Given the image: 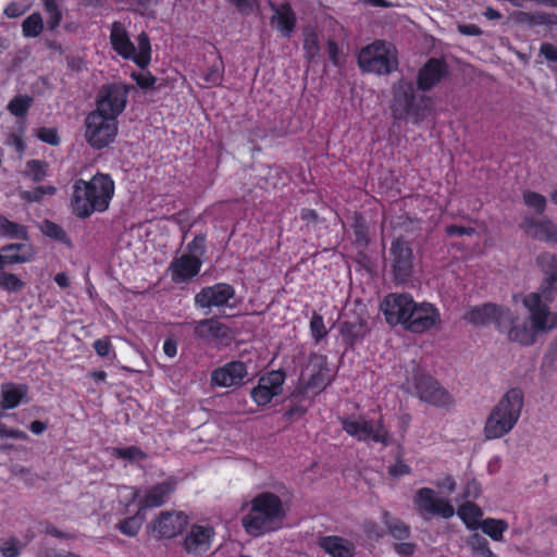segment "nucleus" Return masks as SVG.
Here are the masks:
<instances>
[{
	"mask_svg": "<svg viewBox=\"0 0 557 557\" xmlns=\"http://www.w3.org/2000/svg\"><path fill=\"white\" fill-rule=\"evenodd\" d=\"M357 62L362 72L385 76L398 69V53L393 44L376 39L359 51Z\"/></svg>",
	"mask_w": 557,
	"mask_h": 557,
	"instance_id": "nucleus-6",
	"label": "nucleus"
},
{
	"mask_svg": "<svg viewBox=\"0 0 557 557\" xmlns=\"http://www.w3.org/2000/svg\"><path fill=\"white\" fill-rule=\"evenodd\" d=\"M392 272L397 283H407L413 273V250L409 242L403 237L391 244Z\"/></svg>",
	"mask_w": 557,
	"mask_h": 557,
	"instance_id": "nucleus-13",
	"label": "nucleus"
},
{
	"mask_svg": "<svg viewBox=\"0 0 557 557\" xmlns=\"http://www.w3.org/2000/svg\"><path fill=\"white\" fill-rule=\"evenodd\" d=\"M194 336L201 341L227 342L231 338V329L215 318L195 322Z\"/></svg>",
	"mask_w": 557,
	"mask_h": 557,
	"instance_id": "nucleus-27",
	"label": "nucleus"
},
{
	"mask_svg": "<svg viewBox=\"0 0 557 557\" xmlns=\"http://www.w3.org/2000/svg\"><path fill=\"white\" fill-rule=\"evenodd\" d=\"M304 371L305 373L300 380V386L305 392H322L333 381L325 355L311 352Z\"/></svg>",
	"mask_w": 557,
	"mask_h": 557,
	"instance_id": "nucleus-12",
	"label": "nucleus"
},
{
	"mask_svg": "<svg viewBox=\"0 0 557 557\" xmlns=\"http://www.w3.org/2000/svg\"><path fill=\"white\" fill-rule=\"evenodd\" d=\"M214 534V529L209 524H193L183 541V547L188 554L202 555L210 549Z\"/></svg>",
	"mask_w": 557,
	"mask_h": 557,
	"instance_id": "nucleus-22",
	"label": "nucleus"
},
{
	"mask_svg": "<svg viewBox=\"0 0 557 557\" xmlns=\"http://www.w3.org/2000/svg\"><path fill=\"white\" fill-rule=\"evenodd\" d=\"M145 520H146V512L138 507L136 513L131 517H126V518L122 519L116 524V529L122 534L129 536V537H134L139 533Z\"/></svg>",
	"mask_w": 557,
	"mask_h": 557,
	"instance_id": "nucleus-36",
	"label": "nucleus"
},
{
	"mask_svg": "<svg viewBox=\"0 0 557 557\" xmlns=\"http://www.w3.org/2000/svg\"><path fill=\"white\" fill-rule=\"evenodd\" d=\"M540 54L547 61L557 63V46L550 42H543L540 47Z\"/></svg>",
	"mask_w": 557,
	"mask_h": 557,
	"instance_id": "nucleus-58",
	"label": "nucleus"
},
{
	"mask_svg": "<svg viewBox=\"0 0 557 557\" xmlns=\"http://www.w3.org/2000/svg\"><path fill=\"white\" fill-rule=\"evenodd\" d=\"M41 232L45 236L52 238L57 242L64 244L67 247H72V240L64 231V228L55 222L46 220L41 226Z\"/></svg>",
	"mask_w": 557,
	"mask_h": 557,
	"instance_id": "nucleus-39",
	"label": "nucleus"
},
{
	"mask_svg": "<svg viewBox=\"0 0 557 557\" xmlns=\"http://www.w3.org/2000/svg\"><path fill=\"white\" fill-rule=\"evenodd\" d=\"M57 188L52 185L37 186L32 190L21 193V198L27 202H39L46 195H54Z\"/></svg>",
	"mask_w": 557,
	"mask_h": 557,
	"instance_id": "nucleus-46",
	"label": "nucleus"
},
{
	"mask_svg": "<svg viewBox=\"0 0 557 557\" xmlns=\"http://www.w3.org/2000/svg\"><path fill=\"white\" fill-rule=\"evenodd\" d=\"M362 530L369 539L380 540L381 537H383V531L380 529L377 523L373 521L364 522L362 525Z\"/></svg>",
	"mask_w": 557,
	"mask_h": 557,
	"instance_id": "nucleus-60",
	"label": "nucleus"
},
{
	"mask_svg": "<svg viewBox=\"0 0 557 557\" xmlns=\"http://www.w3.org/2000/svg\"><path fill=\"white\" fill-rule=\"evenodd\" d=\"M235 288L227 283H216L200 289L195 296V305L201 309L224 307L234 298Z\"/></svg>",
	"mask_w": 557,
	"mask_h": 557,
	"instance_id": "nucleus-21",
	"label": "nucleus"
},
{
	"mask_svg": "<svg viewBox=\"0 0 557 557\" xmlns=\"http://www.w3.org/2000/svg\"><path fill=\"white\" fill-rule=\"evenodd\" d=\"M271 9L274 11L272 21L276 22L277 29L284 37H289L294 32L297 18L289 3H283L280 7L271 4Z\"/></svg>",
	"mask_w": 557,
	"mask_h": 557,
	"instance_id": "nucleus-31",
	"label": "nucleus"
},
{
	"mask_svg": "<svg viewBox=\"0 0 557 557\" xmlns=\"http://www.w3.org/2000/svg\"><path fill=\"white\" fill-rule=\"evenodd\" d=\"M33 102V98L28 95H18L13 97L9 103H8V111L16 116V117H24Z\"/></svg>",
	"mask_w": 557,
	"mask_h": 557,
	"instance_id": "nucleus-41",
	"label": "nucleus"
},
{
	"mask_svg": "<svg viewBox=\"0 0 557 557\" xmlns=\"http://www.w3.org/2000/svg\"><path fill=\"white\" fill-rule=\"evenodd\" d=\"M544 277L537 293H530L523 298V305L530 312L532 327L525 323L507 326L508 338L523 346L535 343L537 332H546L557 324V315L552 313L548 302L557 296V253L544 252L536 258Z\"/></svg>",
	"mask_w": 557,
	"mask_h": 557,
	"instance_id": "nucleus-1",
	"label": "nucleus"
},
{
	"mask_svg": "<svg viewBox=\"0 0 557 557\" xmlns=\"http://www.w3.org/2000/svg\"><path fill=\"white\" fill-rule=\"evenodd\" d=\"M119 132L117 120L92 110L85 117V139L87 144L101 150L114 143Z\"/></svg>",
	"mask_w": 557,
	"mask_h": 557,
	"instance_id": "nucleus-8",
	"label": "nucleus"
},
{
	"mask_svg": "<svg viewBox=\"0 0 557 557\" xmlns=\"http://www.w3.org/2000/svg\"><path fill=\"white\" fill-rule=\"evenodd\" d=\"M44 8L46 13L48 14L47 26L49 30L57 29L63 18L62 11L57 2V0H44Z\"/></svg>",
	"mask_w": 557,
	"mask_h": 557,
	"instance_id": "nucleus-42",
	"label": "nucleus"
},
{
	"mask_svg": "<svg viewBox=\"0 0 557 557\" xmlns=\"http://www.w3.org/2000/svg\"><path fill=\"white\" fill-rule=\"evenodd\" d=\"M383 523L386 528L387 534L395 541H406L411 535V530L399 518L392 517L388 511H384L382 515Z\"/></svg>",
	"mask_w": 557,
	"mask_h": 557,
	"instance_id": "nucleus-34",
	"label": "nucleus"
},
{
	"mask_svg": "<svg viewBox=\"0 0 557 557\" xmlns=\"http://www.w3.org/2000/svg\"><path fill=\"white\" fill-rule=\"evenodd\" d=\"M201 265L200 258L183 253L174 258L169 265L171 280L175 284L188 282L199 274Z\"/></svg>",
	"mask_w": 557,
	"mask_h": 557,
	"instance_id": "nucleus-24",
	"label": "nucleus"
},
{
	"mask_svg": "<svg viewBox=\"0 0 557 557\" xmlns=\"http://www.w3.org/2000/svg\"><path fill=\"white\" fill-rule=\"evenodd\" d=\"M206 252V235H195L191 242L187 245V253L200 258Z\"/></svg>",
	"mask_w": 557,
	"mask_h": 557,
	"instance_id": "nucleus-52",
	"label": "nucleus"
},
{
	"mask_svg": "<svg viewBox=\"0 0 557 557\" xmlns=\"http://www.w3.org/2000/svg\"><path fill=\"white\" fill-rule=\"evenodd\" d=\"M467 545L474 556L493 557L487 540L479 533L471 534L467 540Z\"/></svg>",
	"mask_w": 557,
	"mask_h": 557,
	"instance_id": "nucleus-40",
	"label": "nucleus"
},
{
	"mask_svg": "<svg viewBox=\"0 0 557 557\" xmlns=\"http://www.w3.org/2000/svg\"><path fill=\"white\" fill-rule=\"evenodd\" d=\"M110 42L112 49L124 60L133 61L139 69L146 70L151 62V44L147 33L137 36L138 51L129 39L121 23L114 22L111 27Z\"/></svg>",
	"mask_w": 557,
	"mask_h": 557,
	"instance_id": "nucleus-7",
	"label": "nucleus"
},
{
	"mask_svg": "<svg viewBox=\"0 0 557 557\" xmlns=\"http://www.w3.org/2000/svg\"><path fill=\"white\" fill-rule=\"evenodd\" d=\"M25 287V282L16 274L0 271V288L8 293H18Z\"/></svg>",
	"mask_w": 557,
	"mask_h": 557,
	"instance_id": "nucleus-43",
	"label": "nucleus"
},
{
	"mask_svg": "<svg viewBox=\"0 0 557 557\" xmlns=\"http://www.w3.org/2000/svg\"><path fill=\"white\" fill-rule=\"evenodd\" d=\"M224 65L222 58L219 55L218 61L208 66L203 73V81L210 85H220L223 81Z\"/></svg>",
	"mask_w": 557,
	"mask_h": 557,
	"instance_id": "nucleus-45",
	"label": "nucleus"
},
{
	"mask_svg": "<svg viewBox=\"0 0 557 557\" xmlns=\"http://www.w3.org/2000/svg\"><path fill=\"white\" fill-rule=\"evenodd\" d=\"M189 517L183 511H161L148 525V530L156 533L157 539H174L181 535L188 527Z\"/></svg>",
	"mask_w": 557,
	"mask_h": 557,
	"instance_id": "nucleus-15",
	"label": "nucleus"
},
{
	"mask_svg": "<svg viewBox=\"0 0 557 557\" xmlns=\"http://www.w3.org/2000/svg\"><path fill=\"white\" fill-rule=\"evenodd\" d=\"M44 28L45 23L39 12L32 13L22 23V34L25 38L38 37Z\"/></svg>",
	"mask_w": 557,
	"mask_h": 557,
	"instance_id": "nucleus-38",
	"label": "nucleus"
},
{
	"mask_svg": "<svg viewBox=\"0 0 557 557\" xmlns=\"http://www.w3.org/2000/svg\"><path fill=\"white\" fill-rule=\"evenodd\" d=\"M0 235L9 239H29L28 230L25 225L13 222L3 214H0Z\"/></svg>",
	"mask_w": 557,
	"mask_h": 557,
	"instance_id": "nucleus-35",
	"label": "nucleus"
},
{
	"mask_svg": "<svg viewBox=\"0 0 557 557\" xmlns=\"http://www.w3.org/2000/svg\"><path fill=\"white\" fill-rule=\"evenodd\" d=\"M285 517L282 499L274 493L262 492L251 499V507L242 518L245 531L251 536H260L273 528V523Z\"/></svg>",
	"mask_w": 557,
	"mask_h": 557,
	"instance_id": "nucleus-3",
	"label": "nucleus"
},
{
	"mask_svg": "<svg viewBox=\"0 0 557 557\" xmlns=\"http://www.w3.org/2000/svg\"><path fill=\"white\" fill-rule=\"evenodd\" d=\"M431 109V98L425 95L417 97L412 82L400 79L394 84L391 111L395 120L411 117L412 123L419 125Z\"/></svg>",
	"mask_w": 557,
	"mask_h": 557,
	"instance_id": "nucleus-5",
	"label": "nucleus"
},
{
	"mask_svg": "<svg viewBox=\"0 0 557 557\" xmlns=\"http://www.w3.org/2000/svg\"><path fill=\"white\" fill-rule=\"evenodd\" d=\"M26 10H27V7H24L18 2L12 1L4 8L3 13L9 18H15V17L23 15L26 12Z\"/></svg>",
	"mask_w": 557,
	"mask_h": 557,
	"instance_id": "nucleus-59",
	"label": "nucleus"
},
{
	"mask_svg": "<svg viewBox=\"0 0 557 557\" xmlns=\"http://www.w3.org/2000/svg\"><path fill=\"white\" fill-rule=\"evenodd\" d=\"M163 351L165 356L173 358L177 354V344L172 338H166L163 343Z\"/></svg>",
	"mask_w": 557,
	"mask_h": 557,
	"instance_id": "nucleus-64",
	"label": "nucleus"
},
{
	"mask_svg": "<svg viewBox=\"0 0 557 557\" xmlns=\"http://www.w3.org/2000/svg\"><path fill=\"white\" fill-rule=\"evenodd\" d=\"M417 549V545L412 542H399L394 544V550L401 557H411Z\"/></svg>",
	"mask_w": 557,
	"mask_h": 557,
	"instance_id": "nucleus-57",
	"label": "nucleus"
},
{
	"mask_svg": "<svg viewBox=\"0 0 557 557\" xmlns=\"http://www.w3.org/2000/svg\"><path fill=\"white\" fill-rule=\"evenodd\" d=\"M285 381L283 371H271L259 379L258 385L251 389V398L258 406H265L282 393Z\"/></svg>",
	"mask_w": 557,
	"mask_h": 557,
	"instance_id": "nucleus-20",
	"label": "nucleus"
},
{
	"mask_svg": "<svg viewBox=\"0 0 557 557\" xmlns=\"http://www.w3.org/2000/svg\"><path fill=\"white\" fill-rule=\"evenodd\" d=\"M319 546L331 557H354V543L338 535H326L319 540Z\"/></svg>",
	"mask_w": 557,
	"mask_h": 557,
	"instance_id": "nucleus-28",
	"label": "nucleus"
},
{
	"mask_svg": "<svg viewBox=\"0 0 557 557\" xmlns=\"http://www.w3.org/2000/svg\"><path fill=\"white\" fill-rule=\"evenodd\" d=\"M131 77L136 82L137 86L141 89H149L157 83V77L150 71L132 72Z\"/></svg>",
	"mask_w": 557,
	"mask_h": 557,
	"instance_id": "nucleus-50",
	"label": "nucleus"
},
{
	"mask_svg": "<svg viewBox=\"0 0 557 557\" xmlns=\"http://www.w3.org/2000/svg\"><path fill=\"white\" fill-rule=\"evenodd\" d=\"M247 374L246 363L236 360L215 369L211 374V381L216 386L231 387L242 385Z\"/></svg>",
	"mask_w": 557,
	"mask_h": 557,
	"instance_id": "nucleus-25",
	"label": "nucleus"
},
{
	"mask_svg": "<svg viewBox=\"0 0 557 557\" xmlns=\"http://www.w3.org/2000/svg\"><path fill=\"white\" fill-rule=\"evenodd\" d=\"M28 394L25 384L7 383L2 386L0 407L3 410L16 408Z\"/></svg>",
	"mask_w": 557,
	"mask_h": 557,
	"instance_id": "nucleus-32",
	"label": "nucleus"
},
{
	"mask_svg": "<svg viewBox=\"0 0 557 557\" xmlns=\"http://www.w3.org/2000/svg\"><path fill=\"white\" fill-rule=\"evenodd\" d=\"M112 455L115 458L126 459L129 461L141 460L146 458V454L137 446H127V447H115L113 448Z\"/></svg>",
	"mask_w": 557,
	"mask_h": 557,
	"instance_id": "nucleus-47",
	"label": "nucleus"
},
{
	"mask_svg": "<svg viewBox=\"0 0 557 557\" xmlns=\"http://www.w3.org/2000/svg\"><path fill=\"white\" fill-rule=\"evenodd\" d=\"M447 64L443 59L431 58L419 70L417 87L421 91H429L447 75Z\"/></svg>",
	"mask_w": 557,
	"mask_h": 557,
	"instance_id": "nucleus-23",
	"label": "nucleus"
},
{
	"mask_svg": "<svg viewBox=\"0 0 557 557\" xmlns=\"http://www.w3.org/2000/svg\"><path fill=\"white\" fill-rule=\"evenodd\" d=\"M368 333L367 322L363 319H356L354 321H344L339 325V334L347 348L361 342Z\"/></svg>",
	"mask_w": 557,
	"mask_h": 557,
	"instance_id": "nucleus-30",
	"label": "nucleus"
},
{
	"mask_svg": "<svg viewBox=\"0 0 557 557\" xmlns=\"http://www.w3.org/2000/svg\"><path fill=\"white\" fill-rule=\"evenodd\" d=\"M523 403L524 397L521 388L513 387L507 391L486 419L484 425L485 437L496 440L508 434L520 418Z\"/></svg>",
	"mask_w": 557,
	"mask_h": 557,
	"instance_id": "nucleus-4",
	"label": "nucleus"
},
{
	"mask_svg": "<svg viewBox=\"0 0 557 557\" xmlns=\"http://www.w3.org/2000/svg\"><path fill=\"white\" fill-rule=\"evenodd\" d=\"M481 492L480 484L475 480H471L467 483L463 493L462 498H469L473 497L476 498Z\"/></svg>",
	"mask_w": 557,
	"mask_h": 557,
	"instance_id": "nucleus-61",
	"label": "nucleus"
},
{
	"mask_svg": "<svg viewBox=\"0 0 557 557\" xmlns=\"http://www.w3.org/2000/svg\"><path fill=\"white\" fill-rule=\"evenodd\" d=\"M92 346L100 357H108L112 350V344L109 337L96 339Z\"/></svg>",
	"mask_w": 557,
	"mask_h": 557,
	"instance_id": "nucleus-56",
	"label": "nucleus"
},
{
	"mask_svg": "<svg viewBox=\"0 0 557 557\" xmlns=\"http://www.w3.org/2000/svg\"><path fill=\"white\" fill-rule=\"evenodd\" d=\"M458 30L460 34L467 36H479L482 33L481 28L474 24L459 25Z\"/></svg>",
	"mask_w": 557,
	"mask_h": 557,
	"instance_id": "nucleus-63",
	"label": "nucleus"
},
{
	"mask_svg": "<svg viewBox=\"0 0 557 557\" xmlns=\"http://www.w3.org/2000/svg\"><path fill=\"white\" fill-rule=\"evenodd\" d=\"M413 304L414 300L410 294L391 293L385 296L380 308L391 326L400 324L405 327L410 318V310L413 308Z\"/></svg>",
	"mask_w": 557,
	"mask_h": 557,
	"instance_id": "nucleus-16",
	"label": "nucleus"
},
{
	"mask_svg": "<svg viewBox=\"0 0 557 557\" xmlns=\"http://www.w3.org/2000/svg\"><path fill=\"white\" fill-rule=\"evenodd\" d=\"M309 327L311 336L315 343H319L327 335V330L325 327L323 317L317 312H313Z\"/></svg>",
	"mask_w": 557,
	"mask_h": 557,
	"instance_id": "nucleus-49",
	"label": "nucleus"
},
{
	"mask_svg": "<svg viewBox=\"0 0 557 557\" xmlns=\"http://www.w3.org/2000/svg\"><path fill=\"white\" fill-rule=\"evenodd\" d=\"M523 224L525 232L533 238L549 244L557 243V227L553 224L552 221H536L534 219H525Z\"/></svg>",
	"mask_w": 557,
	"mask_h": 557,
	"instance_id": "nucleus-29",
	"label": "nucleus"
},
{
	"mask_svg": "<svg viewBox=\"0 0 557 557\" xmlns=\"http://www.w3.org/2000/svg\"><path fill=\"white\" fill-rule=\"evenodd\" d=\"M300 219L307 224H315L319 221V214L314 209L304 208L300 211Z\"/></svg>",
	"mask_w": 557,
	"mask_h": 557,
	"instance_id": "nucleus-62",
	"label": "nucleus"
},
{
	"mask_svg": "<svg viewBox=\"0 0 557 557\" xmlns=\"http://www.w3.org/2000/svg\"><path fill=\"white\" fill-rule=\"evenodd\" d=\"M468 323L480 326L494 323L496 327L504 332L512 322V314L508 308L496 304L486 302L480 306L471 307L463 315Z\"/></svg>",
	"mask_w": 557,
	"mask_h": 557,
	"instance_id": "nucleus-11",
	"label": "nucleus"
},
{
	"mask_svg": "<svg viewBox=\"0 0 557 557\" xmlns=\"http://www.w3.org/2000/svg\"><path fill=\"white\" fill-rule=\"evenodd\" d=\"M21 550L22 545L20 540L16 537H11L0 545V553L2 557H18Z\"/></svg>",
	"mask_w": 557,
	"mask_h": 557,
	"instance_id": "nucleus-51",
	"label": "nucleus"
},
{
	"mask_svg": "<svg viewBox=\"0 0 557 557\" xmlns=\"http://www.w3.org/2000/svg\"><path fill=\"white\" fill-rule=\"evenodd\" d=\"M134 87L125 83H108L98 90L95 109L115 120L124 112L129 91Z\"/></svg>",
	"mask_w": 557,
	"mask_h": 557,
	"instance_id": "nucleus-9",
	"label": "nucleus"
},
{
	"mask_svg": "<svg viewBox=\"0 0 557 557\" xmlns=\"http://www.w3.org/2000/svg\"><path fill=\"white\" fill-rule=\"evenodd\" d=\"M36 251L29 243H12L0 248V270L8 265L28 263Z\"/></svg>",
	"mask_w": 557,
	"mask_h": 557,
	"instance_id": "nucleus-26",
	"label": "nucleus"
},
{
	"mask_svg": "<svg viewBox=\"0 0 557 557\" xmlns=\"http://www.w3.org/2000/svg\"><path fill=\"white\" fill-rule=\"evenodd\" d=\"M413 387L421 401L438 408H449L454 405V398L449 392L430 374L422 371L414 373Z\"/></svg>",
	"mask_w": 557,
	"mask_h": 557,
	"instance_id": "nucleus-10",
	"label": "nucleus"
},
{
	"mask_svg": "<svg viewBox=\"0 0 557 557\" xmlns=\"http://www.w3.org/2000/svg\"><path fill=\"white\" fill-rule=\"evenodd\" d=\"M114 193L115 183L110 174L97 172L88 181L77 178L70 198L72 213L79 219L103 213L109 209Z\"/></svg>",
	"mask_w": 557,
	"mask_h": 557,
	"instance_id": "nucleus-2",
	"label": "nucleus"
},
{
	"mask_svg": "<svg viewBox=\"0 0 557 557\" xmlns=\"http://www.w3.org/2000/svg\"><path fill=\"white\" fill-rule=\"evenodd\" d=\"M37 137L42 143L49 144L51 146H57L60 144L58 132L52 127H40L38 129Z\"/></svg>",
	"mask_w": 557,
	"mask_h": 557,
	"instance_id": "nucleus-53",
	"label": "nucleus"
},
{
	"mask_svg": "<svg viewBox=\"0 0 557 557\" xmlns=\"http://www.w3.org/2000/svg\"><path fill=\"white\" fill-rule=\"evenodd\" d=\"M343 430L359 442L381 443L384 446L389 444V435L382 421L376 426L368 420H356L352 418L341 419Z\"/></svg>",
	"mask_w": 557,
	"mask_h": 557,
	"instance_id": "nucleus-14",
	"label": "nucleus"
},
{
	"mask_svg": "<svg viewBox=\"0 0 557 557\" xmlns=\"http://www.w3.org/2000/svg\"><path fill=\"white\" fill-rule=\"evenodd\" d=\"M475 228L471 226H462L457 224H449L445 227V233L448 236H472L475 234Z\"/></svg>",
	"mask_w": 557,
	"mask_h": 557,
	"instance_id": "nucleus-54",
	"label": "nucleus"
},
{
	"mask_svg": "<svg viewBox=\"0 0 557 557\" xmlns=\"http://www.w3.org/2000/svg\"><path fill=\"white\" fill-rule=\"evenodd\" d=\"M441 322L440 310L430 302H416L410 310V318L406 323L405 330L421 334L430 331Z\"/></svg>",
	"mask_w": 557,
	"mask_h": 557,
	"instance_id": "nucleus-18",
	"label": "nucleus"
},
{
	"mask_svg": "<svg viewBox=\"0 0 557 557\" xmlns=\"http://www.w3.org/2000/svg\"><path fill=\"white\" fill-rule=\"evenodd\" d=\"M411 473V468L401 459H397V461L388 467V474L393 478H400L404 475H408Z\"/></svg>",
	"mask_w": 557,
	"mask_h": 557,
	"instance_id": "nucleus-55",
	"label": "nucleus"
},
{
	"mask_svg": "<svg viewBox=\"0 0 557 557\" xmlns=\"http://www.w3.org/2000/svg\"><path fill=\"white\" fill-rule=\"evenodd\" d=\"M523 200L525 206L535 210L536 213L542 214L545 211L547 200L546 198L536 191H524Z\"/></svg>",
	"mask_w": 557,
	"mask_h": 557,
	"instance_id": "nucleus-48",
	"label": "nucleus"
},
{
	"mask_svg": "<svg viewBox=\"0 0 557 557\" xmlns=\"http://www.w3.org/2000/svg\"><path fill=\"white\" fill-rule=\"evenodd\" d=\"M457 515L467 529L475 531L480 527V519L483 516V511L475 503L466 502L459 506Z\"/></svg>",
	"mask_w": 557,
	"mask_h": 557,
	"instance_id": "nucleus-33",
	"label": "nucleus"
},
{
	"mask_svg": "<svg viewBox=\"0 0 557 557\" xmlns=\"http://www.w3.org/2000/svg\"><path fill=\"white\" fill-rule=\"evenodd\" d=\"M47 168L48 164L45 161L33 159L26 162L25 174L35 183H39L46 177Z\"/></svg>",
	"mask_w": 557,
	"mask_h": 557,
	"instance_id": "nucleus-44",
	"label": "nucleus"
},
{
	"mask_svg": "<svg viewBox=\"0 0 557 557\" xmlns=\"http://www.w3.org/2000/svg\"><path fill=\"white\" fill-rule=\"evenodd\" d=\"M508 522L503 519L486 518L480 523L479 529L493 541L500 542L504 539V532L508 529Z\"/></svg>",
	"mask_w": 557,
	"mask_h": 557,
	"instance_id": "nucleus-37",
	"label": "nucleus"
},
{
	"mask_svg": "<svg viewBox=\"0 0 557 557\" xmlns=\"http://www.w3.org/2000/svg\"><path fill=\"white\" fill-rule=\"evenodd\" d=\"M413 504L422 517L438 516L444 519H450L455 515V508L445 498L436 496V492L431 487H421L416 492Z\"/></svg>",
	"mask_w": 557,
	"mask_h": 557,
	"instance_id": "nucleus-17",
	"label": "nucleus"
},
{
	"mask_svg": "<svg viewBox=\"0 0 557 557\" xmlns=\"http://www.w3.org/2000/svg\"><path fill=\"white\" fill-rule=\"evenodd\" d=\"M177 479L169 476L162 482L149 486L143 497L138 500V507L145 512L151 508H159L165 505L177 488Z\"/></svg>",
	"mask_w": 557,
	"mask_h": 557,
	"instance_id": "nucleus-19",
	"label": "nucleus"
}]
</instances>
